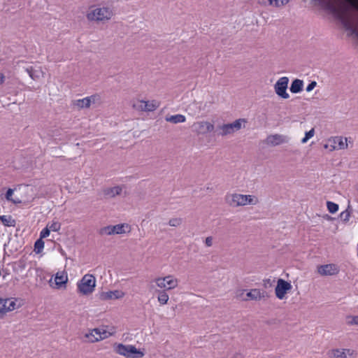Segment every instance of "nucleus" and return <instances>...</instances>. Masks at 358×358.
<instances>
[{"instance_id":"nucleus-28","label":"nucleus","mask_w":358,"mask_h":358,"mask_svg":"<svg viewBox=\"0 0 358 358\" xmlns=\"http://www.w3.org/2000/svg\"><path fill=\"white\" fill-rule=\"evenodd\" d=\"M5 299L6 300V313L9 312V311L14 310L15 309H16L17 308V305H16V302H17L16 299Z\"/></svg>"},{"instance_id":"nucleus-34","label":"nucleus","mask_w":358,"mask_h":358,"mask_svg":"<svg viewBox=\"0 0 358 358\" xmlns=\"http://www.w3.org/2000/svg\"><path fill=\"white\" fill-rule=\"evenodd\" d=\"M50 231H59L61 229V224L59 222H53L51 224L47 226Z\"/></svg>"},{"instance_id":"nucleus-48","label":"nucleus","mask_w":358,"mask_h":358,"mask_svg":"<svg viewBox=\"0 0 358 358\" xmlns=\"http://www.w3.org/2000/svg\"><path fill=\"white\" fill-rule=\"evenodd\" d=\"M288 2H289V0H280V6L286 5Z\"/></svg>"},{"instance_id":"nucleus-17","label":"nucleus","mask_w":358,"mask_h":358,"mask_svg":"<svg viewBox=\"0 0 358 358\" xmlns=\"http://www.w3.org/2000/svg\"><path fill=\"white\" fill-rule=\"evenodd\" d=\"M96 96H87L82 99L76 100L73 103L79 108H87L90 106L92 100L94 101Z\"/></svg>"},{"instance_id":"nucleus-32","label":"nucleus","mask_w":358,"mask_h":358,"mask_svg":"<svg viewBox=\"0 0 358 358\" xmlns=\"http://www.w3.org/2000/svg\"><path fill=\"white\" fill-rule=\"evenodd\" d=\"M166 284V291L178 287V280L177 278L171 279V280L167 281Z\"/></svg>"},{"instance_id":"nucleus-10","label":"nucleus","mask_w":358,"mask_h":358,"mask_svg":"<svg viewBox=\"0 0 358 358\" xmlns=\"http://www.w3.org/2000/svg\"><path fill=\"white\" fill-rule=\"evenodd\" d=\"M266 143L271 146H277L288 142V138L281 134H273L267 136Z\"/></svg>"},{"instance_id":"nucleus-41","label":"nucleus","mask_w":358,"mask_h":358,"mask_svg":"<svg viewBox=\"0 0 358 358\" xmlns=\"http://www.w3.org/2000/svg\"><path fill=\"white\" fill-rule=\"evenodd\" d=\"M13 194V190L12 189H8L6 193V198L8 201H11V196Z\"/></svg>"},{"instance_id":"nucleus-8","label":"nucleus","mask_w":358,"mask_h":358,"mask_svg":"<svg viewBox=\"0 0 358 358\" xmlns=\"http://www.w3.org/2000/svg\"><path fill=\"white\" fill-rule=\"evenodd\" d=\"M292 285L283 279H278L275 288V293L277 298L282 299L287 292L292 289Z\"/></svg>"},{"instance_id":"nucleus-5","label":"nucleus","mask_w":358,"mask_h":358,"mask_svg":"<svg viewBox=\"0 0 358 358\" xmlns=\"http://www.w3.org/2000/svg\"><path fill=\"white\" fill-rule=\"evenodd\" d=\"M288 83L289 78L285 76L279 78L274 85V90L276 94L285 99L289 97V94L287 92Z\"/></svg>"},{"instance_id":"nucleus-46","label":"nucleus","mask_w":358,"mask_h":358,"mask_svg":"<svg viewBox=\"0 0 358 358\" xmlns=\"http://www.w3.org/2000/svg\"><path fill=\"white\" fill-rule=\"evenodd\" d=\"M5 78V76L2 73H0V85H2L4 83Z\"/></svg>"},{"instance_id":"nucleus-25","label":"nucleus","mask_w":358,"mask_h":358,"mask_svg":"<svg viewBox=\"0 0 358 358\" xmlns=\"http://www.w3.org/2000/svg\"><path fill=\"white\" fill-rule=\"evenodd\" d=\"M120 296V292L115 290V291H110L108 292L103 293L101 294V298L103 299H118Z\"/></svg>"},{"instance_id":"nucleus-44","label":"nucleus","mask_w":358,"mask_h":358,"mask_svg":"<svg viewBox=\"0 0 358 358\" xmlns=\"http://www.w3.org/2000/svg\"><path fill=\"white\" fill-rule=\"evenodd\" d=\"M258 2L260 3V4H264V5H271L273 3V0H258Z\"/></svg>"},{"instance_id":"nucleus-7","label":"nucleus","mask_w":358,"mask_h":358,"mask_svg":"<svg viewBox=\"0 0 358 358\" xmlns=\"http://www.w3.org/2000/svg\"><path fill=\"white\" fill-rule=\"evenodd\" d=\"M247 195L241 194H227L225 196L226 202L232 207L246 205Z\"/></svg>"},{"instance_id":"nucleus-49","label":"nucleus","mask_w":358,"mask_h":358,"mask_svg":"<svg viewBox=\"0 0 358 358\" xmlns=\"http://www.w3.org/2000/svg\"><path fill=\"white\" fill-rule=\"evenodd\" d=\"M309 139L306 138V136H305L302 139H301V143H306Z\"/></svg>"},{"instance_id":"nucleus-31","label":"nucleus","mask_w":358,"mask_h":358,"mask_svg":"<svg viewBox=\"0 0 358 358\" xmlns=\"http://www.w3.org/2000/svg\"><path fill=\"white\" fill-rule=\"evenodd\" d=\"M327 207L329 212L332 214L336 213L338 210V205L332 201H327Z\"/></svg>"},{"instance_id":"nucleus-33","label":"nucleus","mask_w":358,"mask_h":358,"mask_svg":"<svg viewBox=\"0 0 358 358\" xmlns=\"http://www.w3.org/2000/svg\"><path fill=\"white\" fill-rule=\"evenodd\" d=\"M182 222V218L176 217V218H171L169 221V224L171 227H178L180 226Z\"/></svg>"},{"instance_id":"nucleus-3","label":"nucleus","mask_w":358,"mask_h":358,"mask_svg":"<svg viewBox=\"0 0 358 358\" xmlns=\"http://www.w3.org/2000/svg\"><path fill=\"white\" fill-rule=\"evenodd\" d=\"M95 278L92 275H85L80 281L78 283V289L79 292L84 295L91 294L95 287Z\"/></svg>"},{"instance_id":"nucleus-19","label":"nucleus","mask_w":358,"mask_h":358,"mask_svg":"<svg viewBox=\"0 0 358 358\" xmlns=\"http://www.w3.org/2000/svg\"><path fill=\"white\" fill-rule=\"evenodd\" d=\"M303 82L299 79H295L292 81L289 90L292 93L296 94L302 91Z\"/></svg>"},{"instance_id":"nucleus-20","label":"nucleus","mask_w":358,"mask_h":358,"mask_svg":"<svg viewBox=\"0 0 358 358\" xmlns=\"http://www.w3.org/2000/svg\"><path fill=\"white\" fill-rule=\"evenodd\" d=\"M143 103L146 108H141L142 111L152 112L155 110L159 106V103L155 100H152L151 101H143Z\"/></svg>"},{"instance_id":"nucleus-22","label":"nucleus","mask_w":358,"mask_h":358,"mask_svg":"<svg viewBox=\"0 0 358 358\" xmlns=\"http://www.w3.org/2000/svg\"><path fill=\"white\" fill-rule=\"evenodd\" d=\"M157 294V300L161 305H165L167 303L169 296L166 292V289H157L155 291Z\"/></svg>"},{"instance_id":"nucleus-30","label":"nucleus","mask_w":358,"mask_h":358,"mask_svg":"<svg viewBox=\"0 0 358 358\" xmlns=\"http://www.w3.org/2000/svg\"><path fill=\"white\" fill-rule=\"evenodd\" d=\"M44 248V242L41 238H38L34 243V251L36 253H40Z\"/></svg>"},{"instance_id":"nucleus-1","label":"nucleus","mask_w":358,"mask_h":358,"mask_svg":"<svg viewBox=\"0 0 358 358\" xmlns=\"http://www.w3.org/2000/svg\"><path fill=\"white\" fill-rule=\"evenodd\" d=\"M317 2L318 4L325 10L329 11L334 15H336L338 19L340 20L341 24L347 31H350L352 34H354L358 38V28L355 26L351 18L347 14V10H341L331 0H313Z\"/></svg>"},{"instance_id":"nucleus-9","label":"nucleus","mask_w":358,"mask_h":358,"mask_svg":"<svg viewBox=\"0 0 358 358\" xmlns=\"http://www.w3.org/2000/svg\"><path fill=\"white\" fill-rule=\"evenodd\" d=\"M125 233L124 224H119L116 225H108L102 227L99 230L101 235H113V234H122Z\"/></svg>"},{"instance_id":"nucleus-35","label":"nucleus","mask_w":358,"mask_h":358,"mask_svg":"<svg viewBox=\"0 0 358 358\" xmlns=\"http://www.w3.org/2000/svg\"><path fill=\"white\" fill-rule=\"evenodd\" d=\"M155 281L158 287H159L161 289H166V284L164 279H163V278H157L155 280Z\"/></svg>"},{"instance_id":"nucleus-52","label":"nucleus","mask_w":358,"mask_h":358,"mask_svg":"<svg viewBox=\"0 0 358 358\" xmlns=\"http://www.w3.org/2000/svg\"><path fill=\"white\" fill-rule=\"evenodd\" d=\"M94 337H98V336L95 333H94Z\"/></svg>"},{"instance_id":"nucleus-36","label":"nucleus","mask_w":358,"mask_h":358,"mask_svg":"<svg viewBox=\"0 0 358 358\" xmlns=\"http://www.w3.org/2000/svg\"><path fill=\"white\" fill-rule=\"evenodd\" d=\"M245 201H246V205H256L258 203V199L255 196L247 195V199Z\"/></svg>"},{"instance_id":"nucleus-23","label":"nucleus","mask_w":358,"mask_h":358,"mask_svg":"<svg viewBox=\"0 0 358 358\" xmlns=\"http://www.w3.org/2000/svg\"><path fill=\"white\" fill-rule=\"evenodd\" d=\"M128 345H124L122 343L115 344V351L116 353L128 357Z\"/></svg>"},{"instance_id":"nucleus-47","label":"nucleus","mask_w":358,"mask_h":358,"mask_svg":"<svg viewBox=\"0 0 358 358\" xmlns=\"http://www.w3.org/2000/svg\"><path fill=\"white\" fill-rule=\"evenodd\" d=\"M163 279H164L165 282H167V281L171 280V279H176V278H173V276H172V275H167V276L164 277Z\"/></svg>"},{"instance_id":"nucleus-2","label":"nucleus","mask_w":358,"mask_h":358,"mask_svg":"<svg viewBox=\"0 0 358 358\" xmlns=\"http://www.w3.org/2000/svg\"><path fill=\"white\" fill-rule=\"evenodd\" d=\"M113 15V10L108 7L96 8L87 14V18L90 21H105L110 20Z\"/></svg>"},{"instance_id":"nucleus-13","label":"nucleus","mask_w":358,"mask_h":358,"mask_svg":"<svg viewBox=\"0 0 358 358\" xmlns=\"http://www.w3.org/2000/svg\"><path fill=\"white\" fill-rule=\"evenodd\" d=\"M196 131L199 134H206L213 131L215 129L214 125L207 121H201L196 123Z\"/></svg>"},{"instance_id":"nucleus-29","label":"nucleus","mask_w":358,"mask_h":358,"mask_svg":"<svg viewBox=\"0 0 358 358\" xmlns=\"http://www.w3.org/2000/svg\"><path fill=\"white\" fill-rule=\"evenodd\" d=\"M26 71L31 79L36 80L39 78V72L35 70L32 66L26 69Z\"/></svg>"},{"instance_id":"nucleus-12","label":"nucleus","mask_w":358,"mask_h":358,"mask_svg":"<svg viewBox=\"0 0 358 358\" xmlns=\"http://www.w3.org/2000/svg\"><path fill=\"white\" fill-rule=\"evenodd\" d=\"M318 272L322 275H334L338 273L339 268L336 264H329L319 266Z\"/></svg>"},{"instance_id":"nucleus-40","label":"nucleus","mask_w":358,"mask_h":358,"mask_svg":"<svg viewBox=\"0 0 358 358\" xmlns=\"http://www.w3.org/2000/svg\"><path fill=\"white\" fill-rule=\"evenodd\" d=\"M317 85L316 81H311L306 87V92H309L312 91Z\"/></svg>"},{"instance_id":"nucleus-50","label":"nucleus","mask_w":358,"mask_h":358,"mask_svg":"<svg viewBox=\"0 0 358 358\" xmlns=\"http://www.w3.org/2000/svg\"><path fill=\"white\" fill-rule=\"evenodd\" d=\"M143 100L141 101V105L139 106V108L141 110V108H146L145 106V103H143Z\"/></svg>"},{"instance_id":"nucleus-43","label":"nucleus","mask_w":358,"mask_h":358,"mask_svg":"<svg viewBox=\"0 0 358 358\" xmlns=\"http://www.w3.org/2000/svg\"><path fill=\"white\" fill-rule=\"evenodd\" d=\"M206 245L208 247H210L213 244V238L211 236H208L205 240Z\"/></svg>"},{"instance_id":"nucleus-51","label":"nucleus","mask_w":358,"mask_h":358,"mask_svg":"<svg viewBox=\"0 0 358 358\" xmlns=\"http://www.w3.org/2000/svg\"><path fill=\"white\" fill-rule=\"evenodd\" d=\"M327 220H331L332 217L328 215H326Z\"/></svg>"},{"instance_id":"nucleus-42","label":"nucleus","mask_w":358,"mask_h":358,"mask_svg":"<svg viewBox=\"0 0 358 358\" xmlns=\"http://www.w3.org/2000/svg\"><path fill=\"white\" fill-rule=\"evenodd\" d=\"M314 134H315V129L313 128L310 131H306L305 134V136H306L307 138L310 139V138H312L314 136Z\"/></svg>"},{"instance_id":"nucleus-18","label":"nucleus","mask_w":358,"mask_h":358,"mask_svg":"<svg viewBox=\"0 0 358 358\" xmlns=\"http://www.w3.org/2000/svg\"><path fill=\"white\" fill-rule=\"evenodd\" d=\"M128 357L129 358H141L144 356V352L140 349H137L134 345H128Z\"/></svg>"},{"instance_id":"nucleus-6","label":"nucleus","mask_w":358,"mask_h":358,"mask_svg":"<svg viewBox=\"0 0 358 358\" xmlns=\"http://www.w3.org/2000/svg\"><path fill=\"white\" fill-rule=\"evenodd\" d=\"M110 335V333L104 329L96 328L92 329L91 332L86 334L85 337L88 338L90 342L94 343L107 338Z\"/></svg>"},{"instance_id":"nucleus-14","label":"nucleus","mask_w":358,"mask_h":358,"mask_svg":"<svg viewBox=\"0 0 358 358\" xmlns=\"http://www.w3.org/2000/svg\"><path fill=\"white\" fill-rule=\"evenodd\" d=\"M122 189L120 186H115L113 187H106L102 189V193L105 199L114 198L117 195L122 193Z\"/></svg>"},{"instance_id":"nucleus-27","label":"nucleus","mask_w":358,"mask_h":358,"mask_svg":"<svg viewBox=\"0 0 358 358\" xmlns=\"http://www.w3.org/2000/svg\"><path fill=\"white\" fill-rule=\"evenodd\" d=\"M352 212V209L350 205L348 204V208H346V210H345L344 211H343L340 214L341 219L344 222H348L349 221V219H350V215H351Z\"/></svg>"},{"instance_id":"nucleus-16","label":"nucleus","mask_w":358,"mask_h":358,"mask_svg":"<svg viewBox=\"0 0 358 358\" xmlns=\"http://www.w3.org/2000/svg\"><path fill=\"white\" fill-rule=\"evenodd\" d=\"M347 141V138H343L342 136L334 137L331 141L334 145L331 146L333 147L334 150L345 149L348 146Z\"/></svg>"},{"instance_id":"nucleus-54","label":"nucleus","mask_w":358,"mask_h":358,"mask_svg":"<svg viewBox=\"0 0 358 358\" xmlns=\"http://www.w3.org/2000/svg\"><path fill=\"white\" fill-rule=\"evenodd\" d=\"M357 10H358V7H357Z\"/></svg>"},{"instance_id":"nucleus-4","label":"nucleus","mask_w":358,"mask_h":358,"mask_svg":"<svg viewBox=\"0 0 358 358\" xmlns=\"http://www.w3.org/2000/svg\"><path fill=\"white\" fill-rule=\"evenodd\" d=\"M245 122L244 119H238L232 123L223 124L217 127L215 132L218 136H227L238 131L241 128L242 122Z\"/></svg>"},{"instance_id":"nucleus-38","label":"nucleus","mask_w":358,"mask_h":358,"mask_svg":"<svg viewBox=\"0 0 358 358\" xmlns=\"http://www.w3.org/2000/svg\"><path fill=\"white\" fill-rule=\"evenodd\" d=\"M348 324L350 325H358V316H350L348 317Z\"/></svg>"},{"instance_id":"nucleus-11","label":"nucleus","mask_w":358,"mask_h":358,"mask_svg":"<svg viewBox=\"0 0 358 358\" xmlns=\"http://www.w3.org/2000/svg\"><path fill=\"white\" fill-rule=\"evenodd\" d=\"M354 351L350 349H333L327 352L329 358H346L352 356Z\"/></svg>"},{"instance_id":"nucleus-53","label":"nucleus","mask_w":358,"mask_h":358,"mask_svg":"<svg viewBox=\"0 0 358 358\" xmlns=\"http://www.w3.org/2000/svg\"><path fill=\"white\" fill-rule=\"evenodd\" d=\"M2 215H0V220H1Z\"/></svg>"},{"instance_id":"nucleus-45","label":"nucleus","mask_w":358,"mask_h":358,"mask_svg":"<svg viewBox=\"0 0 358 358\" xmlns=\"http://www.w3.org/2000/svg\"><path fill=\"white\" fill-rule=\"evenodd\" d=\"M271 6H275L276 7L280 6V0H273V3Z\"/></svg>"},{"instance_id":"nucleus-24","label":"nucleus","mask_w":358,"mask_h":358,"mask_svg":"<svg viewBox=\"0 0 358 358\" xmlns=\"http://www.w3.org/2000/svg\"><path fill=\"white\" fill-rule=\"evenodd\" d=\"M247 297L251 300H259L264 297V294L261 293L259 289H252L246 294Z\"/></svg>"},{"instance_id":"nucleus-37","label":"nucleus","mask_w":358,"mask_h":358,"mask_svg":"<svg viewBox=\"0 0 358 358\" xmlns=\"http://www.w3.org/2000/svg\"><path fill=\"white\" fill-rule=\"evenodd\" d=\"M6 300L4 299H0V315H3L6 313Z\"/></svg>"},{"instance_id":"nucleus-26","label":"nucleus","mask_w":358,"mask_h":358,"mask_svg":"<svg viewBox=\"0 0 358 358\" xmlns=\"http://www.w3.org/2000/svg\"><path fill=\"white\" fill-rule=\"evenodd\" d=\"M1 220L6 227H15L16 224L15 220L13 219L11 215H2Z\"/></svg>"},{"instance_id":"nucleus-15","label":"nucleus","mask_w":358,"mask_h":358,"mask_svg":"<svg viewBox=\"0 0 358 358\" xmlns=\"http://www.w3.org/2000/svg\"><path fill=\"white\" fill-rule=\"evenodd\" d=\"M68 281V277L66 272H57L55 275V282L56 287L60 289L62 287H66V285Z\"/></svg>"},{"instance_id":"nucleus-21","label":"nucleus","mask_w":358,"mask_h":358,"mask_svg":"<svg viewBox=\"0 0 358 358\" xmlns=\"http://www.w3.org/2000/svg\"><path fill=\"white\" fill-rule=\"evenodd\" d=\"M165 120L166 122H169L173 124H178V123H182L185 122L186 120V118L185 115L181 114H177L171 116H166Z\"/></svg>"},{"instance_id":"nucleus-39","label":"nucleus","mask_w":358,"mask_h":358,"mask_svg":"<svg viewBox=\"0 0 358 358\" xmlns=\"http://www.w3.org/2000/svg\"><path fill=\"white\" fill-rule=\"evenodd\" d=\"M50 229L48 227H46L41 231L40 238L43 239V238L48 237L50 235Z\"/></svg>"}]
</instances>
